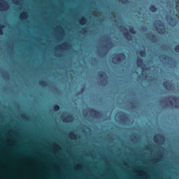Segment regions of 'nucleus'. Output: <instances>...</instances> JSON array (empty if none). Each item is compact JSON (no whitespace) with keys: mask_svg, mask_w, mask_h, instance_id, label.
<instances>
[{"mask_svg":"<svg viewBox=\"0 0 179 179\" xmlns=\"http://www.w3.org/2000/svg\"><path fill=\"white\" fill-rule=\"evenodd\" d=\"M101 20H103V18H100Z\"/></svg>","mask_w":179,"mask_h":179,"instance_id":"53","label":"nucleus"},{"mask_svg":"<svg viewBox=\"0 0 179 179\" xmlns=\"http://www.w3.org/2000/svg\"><path fill=\"white\" fill-rule=\"evenodd\" d=\"M155 135H163V134H157V133H155Z\"/></svg>","mask_w":179,"mask_h":179,"instance_id":"46","label":"nucleus"},{"mask_svg":"<svg viewBox=\"0 0 179 179\" xmlns=\"http://www.w3.org/2000/svg\"><path fill=\"white\" fill-rule=\"evenodd\" d=\"M109 135H116L115 134H109Z\"/></svg>","mask_w":179,"mask_h":179,"instance_id":"49","label":"nucleus"},{"mask_svg":"<svg viewBox=\"0 0 179 179\" xmlns=\"http://www.w3.org/2000/svg\"><path fill=\"white\" fill-rule=\"evenodd\" d=\"M64 127L62 124H57V131H64Z\"/></svg>","mask_w":179,"mask_h":179,"instance_id":"26","label":"nucleus"},{"mask_svg":"<svg viewBox=\"0 0 179 179\" xmlns=\"http://www.w3.org/2000/svg\"><path fill=\"white\" fill-rule=\"evenodd\" d=\"M130 135H141V134L134 133V134H130Z\"/></svg>","mask_w":179,"mask_h":179,"instance_id":"43","label":"nucleus"},{"mask_svg":"<svg viewBox=\"0 0 179 179\" xmlns=\"http://www.w3.org/2000/svg\"><path fill=\"white\" fill-rule=\"evenodd\" d=\"M9 9V3L6 0H0V10H6Z\"/></svg>","mask_w":179,"mask_h":179,"instance_id":"14","label":"nucleus"},{"mask_svg":"<svg viewBox=\"0 0 179 179\" xmlns=\"http://www.w3.org/2000/svg\"><path fill=\"white\" fill-rule=\"evenodd\" d=\"M166 107L169 108H179V97L178 96L170 95L164 99Z\"/></svg>","mask_w":179,"mask_h":179,"instance_id":"1","label":"nucleus"},{"mask_svg":"<svg viewBox=\"0 0 179 179\" xmlns=\"http://www.w3.org/2000/svg\"><path fill=\"white\" fill-rule=\"evenodd\" d=\"M3 27H5V24H0V36L3 35Z\"/></svg>","mask_w":179,"mask_h":179,"instance_id":"27","label":"nucleus"},{"mask_svg":"<svg viewBox=\"0 0 179 179\" xmlns=\"http://www.w3.org/2000/svg\"><path fill=\"white\" fill-rule=\"evenodd\" d=\"M63 135H68V134H63Z\"/></svg>","mask_w":179,"mask_h":179,"instance_id":"51","label":"nucleus"},{"mask_svg":"<svg viewBox=\"0 0 179 179\" xmlns=\"http://www.w3.org/2000/svg\"><path fill=\"white\" fill-rule=\"evenodd\" d=\"M129 33H131V34H136V31L135 30V28H134V27H129Z\"/></svg>","mask_w":179,"mask_h":179,"instance_id":"28","label":"nucleus"},{"mask_svg":"<svg viewBox=\"0 0 179 179\" xmlns=\"http://www.w3.org/2000/svg\"><path fill=\"white\" fill-rule=\"evenodd\" d=\"M154 27L156 29L158 34H166V26L162 20H158L154 22Z\"/></svg>","mask_w":179,"mask_h":179,"instance_id":"6","label":"nucleus"},{"mask_svg":"<svg viewBox=\"0 0 179 179\" xmlns=\"http://www.w3.org/2000/svg\"><path fill=\"white\" fill-rule=\"evenodd\" d=\"M61 120L63 122H72L75 117L72 115H69L68 116L63 115L61 117Z\"/></svg>","mask_w":179,"mask_h":179,"instance_id":"13","label":"nucleus"},{"mask_svg":"<svg viewBox=\"0 0 179 179\" xmlns=\"http://www.w3.org/2000/svg\"><path fill=\"white\" fill-rule=\"evenodd\" d=\"M62 55V54H61V53H57V57H61Z\"/></svg>","mask_w":179,"mask_h":179,"instance_id":"44","label":"nucleus"},{"mask_svg":"<svg viewBox=\"0 0 179 179\" xmlns=\"http://www.w3.org/2000/svg\"><path fill=\"white\" fill-rule=\"evenodd\" d=\"M44 135H48V134H44Z\"/></svg>","mask_w":179,"mask_h":179,"instance_id":"52","label":"nucleus"},{"mask_svg":"<svg viewBox=\"0 0 179 179\" xmlns=\"http://www.w3.org/2000/svg\"><path fill=\"white\" fill-rule=\"evenodd\" d=\"M14 124H17V125H22V123L18 122L17 121L15 120L13 122Z\"/></svg>","mask_w":179,"mask_h":179,"instance_id":"38","label":"nucleus"},{"mask_svg":"<svg viewBox=\"0 0 179 179\" xmlns=\"http://www.w3.org/2000/svg\"><path fill=\"white\" fill-rule=\"evenodd\" d=\"M13 2L15 3V5H17V3H19V0H13Z\"/></svg>","mask_w":179,"mask_h":179,"instance_id":"39","label":"nucleus"},{"mask_svg":"<svg viewBox=\"0 0 179 179\" xmlns=\"http://www.w3.org/2000/svg\"><path fill=\"white\" fill-rule=\"evenodd\" d=\"M69 135H76V134H75V133H71V134H69Z\"/></svg>","mask_w":179,"mask_h":179,"instance_id":"45","label":"nucleus"},{"mask_svg":"<svg viewBox=\"0 0 179 179\" xmlns=\"http://www.w3.org/2000/svg\"><path fill=\"white\" fill-rule=\"evenodd\" d=\"M128 129L129 131H135L136 132H139L141 135H148V131H149L148 127L139 124L129 127Z\"/></svg>","mask_w":179,"mask_h":179,"instance_id":"4","label":"nucleus"},{"mask_svg":"<svg viewBox=\"0 0 179 179\" xmlns=\"http://www.w3.org/2000/svg\"><path fill=\"white\" fill-rule=\"evenodd\" d=\"M141 31H148V27H146V25L141 26Z\"/></svg>","mask_w":179,"mask_h":179,"instance_id":"31","label":"nucleus"},{"mask_svg":"<svg viewBox=\"0 0 179 179\" xmlns=\"http://www.w3.org/2000/svg\"><path fill=\"white\" fill-rule=\"evenodd\" d=\"M21 117L22 118V120H27V117H26V115H22Z\"/></svg>","mask_w":179,"mask_h":179,"instance_id":"40","label":"nucleus"},{"mask_svg":"<svg viewBox=\"0 0 179 179\" xmlns=\"http://www.w3.org/2000/svg\"><path fill=\"white\" fill-rule=\"evenodd\" d=\"M148 40H150L151 43H157L158 39L155 36V35L152 36H147Z\"/></svg>","mask_w":179,"mask_h":179,"instance_id":"19","label":"nucleus"},{"mask_svg":"<svg viewBox=\"0 0 179 179\" xmlns=\"http://www.w3.org/2000/svg\"><path fill=\"white\" fill-rule=\"evenodd\" d=\"M90 135H93V134H90Z\"/></svg>","mask_w":179,"mask_h":179,"instance_id":"54","label":"nucleus"},{"mask_svg":"<svg viewBox=\"0 0 179 179\" xmlns=\"http://www.w3.org/2000/svg\"><path fill=\"white\" fill-rule=\"evenodd\" d=\"M159 58H162L164 61H168V64L170 65V66H171V68H176V66H177V62L174 60L172 57H170L167 55H163L160 56Z\"/></svg>","mask_w":179,"mask_h":179,"instance_id":"8","label":"nucleus"},{"mask_svg":"<svg viewBox=\"0 0 179 179\" xmlns=\"http://www.w3.org/2000/svg\"><path fill=\"white\" fill-rule=\"evenodd\" d=\"M149 9H150V12H152V13H155V12H157V8H156V6L153 4H152L150 6Z\"/></svg>","mask_w":179,"mask_h":179,"instance_id":"23","label":"nucleus"},{"mask_svg":"<svg viewBox=\"0 0 179 179\" xmlns=\"http://www.w3.org/2000/svg\"><path fill=\"white\" fill-rule=\"evenodd\" d=\"M80 23H83V24H85L87 20H86V17L82 16L81 19L80 20Z\"/></svg>","mask_w":179,"mask_h":179,"instance_id":"30","label":"nucleus"},{"mask_svg":"<svg viewBox=\"0 0 179 179\" xmlns=\"http://www.w3.org/2000/svg\"><path fill=\"white\" fill-rule=\"evenodd\" d=\"M1 76L6 79V80H9V73L5 72V71H1Z\"/></svg>","mask_w":179,"mask_h":179,"instance_id":"21","label":"nucleus"},{"mask_svg":"<svg viewBox=\"0 0 179 179\" xmlns=\"http://www.w3.org/2000/svg\"><path fill=\"white\" fill-rule=\"evenodd\" d=\"M68 48H71V45L68 43H64L62 45L59 46L57 49L56 50H66Z\"/></svg>","mask_w":179,"mask_h":179,"instance_id":"18","label":"nucleus"},{"mask_svg":"<svg viewBox=\"0 0 179 179\" xmlns=\"http://www.w3.org/2000/svg\"><path fill=\"white\" fill-rule=\"evenodd\" d=\"M139 54L141 57H146V50H143L137 51V55H139Z\"/></svg>","mask_w":179,"mask_h":179,"instance_id":"22","label":"nucleus"},{"mask_svg":"<svg viewBox=\"0 0 179 179\" xmlns=\"http://www.w3.org/2000/svg\"><path fill=\"white\" fill-rule=\"evenodd\" d=\"M59 31H64V28L61 26L57 27Z\"/></svg>","mask_w":179,"mask_h":179,"instance_id":"35","label":"nucleus"},{"mask_svg":"<svg viewBox=\"0 0 179 179\" xmlns=\"http://www.w3.org/2000/svg\"><path fill=\"white\" fill-rule=\"evenodd\" d=\"M122 3H129V0H122Z\"/></svg>","mask_w":179,"mask_h":179,"instance_id":"36","label":"nucleus"},{"mask_svg":"<svg viewBox=\"0 0 179 179\" xmlns=\"http://www.w3.org/2000/svg\"><path fill=\"white\" fill-rule=\"evenodd\" d=\"M176 52H179V45L175 46Z\"/></svg>","mask_w":179,"mask_h":179,"instance_id":"34","label":"nucleus"},{"mask_svg":"<svg viewBox=\"0 0 179 179\" xmlns=\"http://www.w3.org/2000/svg\"><path fill=\"white\" fill-rule=\"evenodd\" d=\"M42 128H44V126H42Z\"/></svg>","mask_w":179,"mask_h":179,"instance_id":"56","label":"nucleus"},{"mask_svg":"<svg viewBox=\"0 0 179 179\" xmlns=\"http://www.w3.org/2000/svg\"><path fill=\"white\" fill-rule=\"evenodd\" d=\"M126 58L127 56H125L124 52L117 53L115 57H113V62L115 65H120V64H122V62L125 61Z\"/></svg>","mask_w":179,"mask_h":179,"instance_id":"7","label":"nucleus"},{"mask_svg":"<svg viewBox=\"0 0 179 179\" xmlns=\"http://www.w3.org/2000/svg\"><path fill=\"white\" fill-rule=\"evenodd\" d=\"M165 17H166V22L169 24V26H171L172 27L177 26V19L173 17V16H171L169 14H166Z\"/></svg>","mask_w":179,"mask_h":179,"instance_id":"10","label":"nucleus"},{"mask_svg":"<svg viewBox=\"0 0 179 179\" xmlns=\"http://www.w3.org/2000/svg\"><path fill=\"white\" fill-rule=\"evenodd\" d=\"M104 38L105 40H106V41L109 42L107 43L106 46L103 47L102 51L99 52V55H100V57H106L109 50H110L113 47V42H111V38H109L108 36H105Z\"/></svg>","mask_w":179,"mask_h":179,"instance_id":"5","label":"nucleus"},{"mask_svg":"<svg viewBox=\"0 0 179 179\" xmlns=\"http://www.w3.org/2000/svg\"><path fill=\"white\" fill-rule=\"evenodd\" d=\"M61 107H59V105L58 104H55L53 106V110L54 111H59Z\"/></svg>","mask_w":179,"mask_h":179,"instance_id":"29","label":"nucleus"},{"mask_svg":"<svg viewBox=\"0 0 179 179\" xmlns=\"http://www.w3.org/2000/svg\"><path fill=\"white\" fill-rule=\"evenodd\" d=\"M34 135H41V134H34Z\"/></svg>","mask_w":179,"mask_h":179,"instance_id":"48","label":"nucleus"},{"mask_svg":"<svg viewBox=\"0 0 179 179\" xmlns=\"http://www.w3.org/2000/svg\"><path fill=\"white\" fill-rule=\"evenodd\" d=\"M0 135H9V134L4 133V134H0ZM10 135H13V134H10Z\"/></svg>","mask_w":179,"mask_h":179,"instance_id":"42","label":"nucleus"},{"mask_svg":"<svg viewBox=\"0 0 179 179\" xmlns=\"http://www.w3.org/2000/svg\"><path fill=\"white\" fill-rule=\"evenodd\" d=\"M163 86L166 89V90H173V84L170 80L164 81L163 83Z\"/></svg>","mask_w":179,"mask_h":179,"instance_id":"16","label":"nucleus"},{"mask_svg":"<svg viewBox=\"0 0 179 179\" xmlns=\"http://www.w3.org/2000/svg\"><path fill=\"white\" fill-rule=\"evenodd\" d=\"M85 90H86V87H83V88L80 89L79 92L76 94V96H80V94H83Z\"/></svg>","mask_w":179,"mask_h":179,"instance_id":"25","label":"nucleus"},{"mask_svg":"<svg viewBox=\"0 0 179 179\" xmlns=\"http://www.w3.org/2000/svg\"><path fill=\"white\" fill-rule=\"evenodd\" d=\"M88 113L90 114L92 118L97 119L101 118V117H103V113H101V111H98L93 108H89Z\"/></svg>","mask_w":179,"mask_h":179,"instance_id":"9","label":"nucleus"},{"mask_svg":"<svg viewBox=\"0 0 179 179\" xmlns=\"http://www.w3.org/2000/svg\"><path fill=\"white\" fill-rule=\"evenodd\" d=\"M161 103H164L163 100H161Z\"/></svg>","mask_w":179,"mask_h":179,"instance_id":"50","label":"nucleus"},{"mask_svg":"<svg viewBox=\"0 0 179 179\" xmlns=\"http://www.w3.org/2000/svg\"><path fill=\"white\" fill-rule=\"evenodd\" d=\"M130 107L132 109L136 108V105L135 104V103L134 101H131V102H130Z\"/></svg>","mask_w":179,"mask_h":179,"instance_id":"33","label":"nucleus"},{"mask_svg":"<svg viewBox=\"0 0 179 179\" xmlns=\"http://www.w3.org/2000/svg\"><path fill=\"white\" fill-rule=\"evenodd\" d=\"M117 121L123 127H130L134 123L132 120L129 119V115L124 112L120 111L117 114Z\"/></svg>","mask_w":179,"mask_h":179,"instance_id":"2","label":"nucleus"},{"mask_svg":"<svg viewBox=\"0 0 179 179\" xmlns=\"http://www.w3.org/2000/svg\"><path fill=\"white\" fill-rule=\"evenodd\" d=\"M9 136L18 138H58V135H0V138Z\"/></svg>","mask_w":179,"mask_h":179,"instance_id":"3","label":"nucleus"},{"mask_svg":"<svg viewBox=\"0 0 179 179\" xmlns=\"http://www.w3.org/2000/svg\"><path fill=\"white\" fill-rule=\"evenodd\" d=\"M98 76L101 78L100 83L102 86H106L107 85L108 81H107V73L104 71H100L98 73Z\"/></svg>","mask_w":179,"mask_h":179,"instance_id":"11","label":"nucleus"},{"mask_svg":"<svg viewBox=\"0 0 179 179\" xmlns=\"http://www.w3.org/2000/svg\"><path fill=\"white\" fill-rule=\"evenodd\" d=\"M38 83L40 86H43V87H47V86H48V83L45 80H40Z\"/></svg>","mask_w":179,"mask_h":179,"instance_id":"24","label":"nucleus"},{"mask_svg":"<svg viewBox=\"0 0 179 179\" xmlns=\"http://www.w3.org/2000/svg\"><path fill=\"white\" fill-rule=\"evenodd\" d=\"M78 129L80 131H82L83 132H85V134H87V131H90V127L85 124H80L78 126Z\"/></svg>","mask_w":179,"mask_h":179,"instance_id":"15","label":"nucleus"},{"mask_svg":"<svg viewBox=\"0 0 179 179\" xmlns=\"http://www.w3.org/2000/svg\"><path fill=\"white\" fill-rule=\"evenodd\" d=\"M35 127H37V124H35Z\"/></svg>","mask_w":179,"mask_h":179,"instance_id":"55","label":"nucleus"},{"mask_svg":"<svg viewBox=\"0 0 179 179\" xmlns=\"http://www.w3.org/2000/svg\"><path fill=\"white\" fill-rule=\"evenodd\" d=\"M120 30H122L124 32V36L127 41H132V35L129 34L128 29L123 25H120Z\"/></svg>","mask_w":179,"mask_h":179,"instance_id":"12","label":"nucleus"},{"mask_svg":"<svg viewBox=\"0 0 179 179\" xmlns=\"http://www.w3.org/2000/svg\"><path fill=\"white\" fill-rule=\"evenodd\" d=\"M138 79H141V80H148L150 79L149 75L142 74L141 76H138Z\"/></svg>","mask_w":179,"mask_h":179,"instance_id":"20","label":"nucleus"},{"mask_svg":"<svg viewBox=\"0 0 179 179\" xmlns=\"http://www.w3.org/2000/svg\"><path fill=\"white\" fill-rule=\"evenodd\" d=\"M87 27H85L84 28L81 29V33H83V34H85V33H87Z\"/></svg>","mask_w":179,"mask_h":179,"instance_id":"32","label":"nucleus"},{"mask_svg":"<svg viewBox=\"0 0 179 179\" xmlns=\"http://www.w3.org/2000/svg\"><path fill=\"white\" fill-rule=\"evenodd\" d=\"M15 135H25L24 134H17Z\"/></svg>","mask_w":179,"mask_h":179,"instance_id":"47","label":"nucleus"},{"mask_svg":"<svg viewBox=\"0 0 179 179\" xmlns=\"http://www.w3.org/2000/svg\"><path fill=\"white\" fill-rule=\"evenodd\" d=\"M83 114L84 117H86V110H83Z\"/></svg>","mask_w":179,"mask_h":179,"instance_id":"41","label":"nucleus"},{"mask_svg":"<svg viewBox=\"0 0 179 179\" xmlns=\"http://www.w3.org/2000/svg\"><path fill=\"white\" fill-rule=\"evenodd\" d=\"M137 66L138 68H142L143 66H146L145 63L143 62V59L141 57H137Z\"/></svg>","mask_w":179,"mask_h":179,"instance_id":"17","label":"nucleus"},{"mask_svg":"<svg viewBox=\"0 0 179 179\" xmlns=\"http://www.w3.org/2000/svg\"><path fill=\"white\" fill-rule=\"evenodd\" d=\"M27 135H30V134H27Z\"/></svg>","mask_w":179,"mask_h":179,"instance_id":"57","label":"nucleus"},{"mask_svg":"<svg viewBox=\"0 0 179 179\" xmlns=\"http://www.w3.org/2000/svg\"><path fill=\"white\" fill-rule=\"evenodd\" d=\"M46 128H50V129L55 130V127L54 126H47Z\"/></svg>","mask_w":179,"mask_h":179,"instance_id":"37","label":"nucleus"}]
</instances>
